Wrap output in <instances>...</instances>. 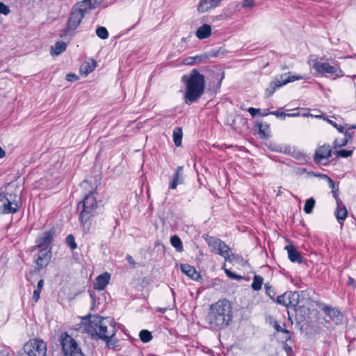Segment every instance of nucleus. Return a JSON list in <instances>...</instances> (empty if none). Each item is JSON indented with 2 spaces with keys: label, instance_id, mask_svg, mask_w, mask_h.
Instances as JSON below:
<instances>
[{
  "label": "nucleus",
  "instance_id": "obj_1",
  "mask_svg": "<svg viewBox=\"0 0 356 356\" xmlns=\"http://www.w3.org/2000/svg\"><path fill=\"white\" fill-rule=\"evenodd\" d=\"M80 329L92 337L102 339L107 343L111 340L117 332L113 318L95 315L83 317Z\"/></svg>",
  "mask_w": 356,
  "mask_h": 356
},
{
  "label": "nucleus",
  "instance_id": "obj_2",
  "mask_svg": "<svg viewBox=\"0 0 356 356\" xmlns=\"http://www.w3.org/2000/svg\"><path fill=\"white\" fill-rule=\"evenodd\" d=\"M232 321V307L226 299L219 300L211 305L207 322L212 330H220L229 325Z\"/></svg>",
  "mask_w": 356,
  "mask_h": 356
},
{
  "label": "nucleus",
  "instance_id": "obj_3",
  "mask_svg": "<svg viewBox=\"0 0 356 356\" xmlns=\"http://www.w3.org/2000/svg\"><path fill=\"white\" fill-rule=\"evenodd\" d=\"M182 81L186 83L185 102L190 104L196 102L204 93L205 80L203 74L193 70L188 75H184Z\"/></svg>",
  "mask_w": 356,
  "mask_h": 356
},
{
  "label": "nucleus",
  "instance_id": "obj_4",
  "mask_svg": "<svg viewBox=\"0 0 356 356\" xmlns=\"http://www.w3.org/2000/svg\"><path fill=\"white\" fill-rule=\"evenodd\" d=\"M311 65L316 73L322 76L330 74L334 76V79H337L344 75L339 64L337 62H327L325 56L311 60Z\"/></svg>",
  "mask_w": 356,
  "mask_h": 356
},
{
  "label": "nucleus",
  "instance_id": "obj_5",
  "mask_svg": "<svg viewBox=\"0 0 356 356\" xmlns=\"http://www.w3.org/2000/svg\"><path fill=\"white\" fill-rule=\"evenodd\" d=\"M82 207L79 218L81 223L85 229L88 230L90 227V219L97 207L94 194L90 193L86 195L84 200L79 202L78 207Z\"/></svg>",
  "mask_w": 356,
  "mask_h": 356
},
{
  "label": "nucleus",
  "instance_id": "obj_6",
  "mask_svg": "<svg viewBox=\"0 0 356 356\" xmlns=\"http://www.w3.org/2000/svg\"><path fill=\"white\" fill-rule=\"evenodd\" d=\"M47 345L41 339H33L26 342L17 356H45Z\"/></svg>",
  "mask_w": 356,
  "mask_h": 356
},
{
  "label": "nucleus",
  "instance_id": "obj_7",
  "mask_svg": "<svg viewBox=\"0 0 356 356\" xmlns=\"http://www.w3.org/2000/svg\"><path fill=\"white\" fill-rule=\"evenodd\" d=\"M60 343L64 356H85L75 339L67 333L60 335Z\"/></svg>",
  "mask_w": 356,
  "mask_h": 356
},
{
  "label": "nucleus",
  "instance_id": "obj_8",
  "mask_svg": "<svg viewBox=\"0 0 356 356\" xmlns=\"http://www.w3.org/2000/svg\"><path fill=\"white\" fill-rule=\"evenodd\" d=\"M303 79L304 77L302 76L291 75L290 73L281 74L276 76L275 79L270 83L268 87L266 89V94L268 96H270L275 92L277 88L288 83Z\"/></svg>",
  "mask_w": 356,
  "mask_h": 356
},
{
  "label": "nucleus",
  "instance_id": "obj_9",
  "mask_svg": "<svg viewBox=\"0 0 356 356\" xmlns=\"http://www.w3.org/2000/svg\"><path fill=\"white\" fill-rule=\"evenodd\" d=\"M87 12L86 7L80 6L77 3L72 8L67 24V28L70 30L76 29L81 23L85 13Z\"/></svg>",
  "mask_w": 356,
  "mask_h": 356
},
{
  "label": "nucleus",
  "instance_id": "obj_10",
  "mask_svg": "<svg viewBox=\"0 0 356 356\" xmlns=\"http://www.w3.org/2000/svg\"><path fill=\"white\" fill-rule=\"evenodd\" d=\"M277 302L286 307L293 308L299 302V294L297 292H286L277 298Z\"/></svg>",
  "mask_w": 356,
  "mask_h": 356
},
{
  "label": "nucleus",
  "instance_id": "obj_11",
  "mask_svg": "<svg viewBox=\"0 0 356 356\" xmlns=\"http://www.w3.org/2000/svg\"><path fill=\"white\" fill-rule=\"evenodd\" d=\"M207 242L213 252H216L222 257L229 248L225 242L215 237H209Z\"/></svg>",
  "mask_w": 356,
  "mask_h": 356
},
{
  "label": "nucleus",
  "instance_id": "obj_12",
  "mask_svg": "<svg viewBox=\"0 0 356 356\" xmlns=\"http://www.w3.org/2000/svg\"><path fill=\"white\" fill-rule=\"evenodd\" d=\"M16 197V195L13 197L11 194L9 195L5 202L0 207L3 213H15L18 211L19 205Z\"/></svg>",
  "mask_w": 356,
  "mask_h": 356
},
{
  "label": "nucleus",
  "instance_id": "obj_13",
  "mask_svg": "<svg viewBox=\"0 0 356 356\" xmlns=\"http://www.w3.org/2000/svg\"><path fill=\"white\" fill-rule=\"evenodd\" d=\"M332 149L329 145H323L319 147L315 152L314 160L321 162L323 159H327L330 157Z\"/></svg>",
  "mask_w": 356,
  "mask_h": 356
},
{
  "label": "nucleus",
  "instance_id": "obj_14",
  "mask_svg": "<svg viewBox=\"0 0 356 356\" xmlns=\"http://www.w3.org/2000/svg\"><path fill=\"white\" fill-rule=\"evenodd\" d=\"M54 232L49 231L43 233L42 236L38 238L37 247L41 250H50L49 245L52 241Z\"/></svg>",
  "mask_w": 356,
  "mask_h": 356
},
{
  "label": "nucleus",
  "instance_id": "obj_15",
  "mask_svg": "<svg viewBox=\"0 0 356 356\" xmlns=\"http://www.w3.org/2000/svg\"><path fill=\"white\" fill-rule=\"evenodd\" d=\"M322 310L330 316V318L334 321L336 323L341 322L343 316L339 310L336 308L330 307L327 305H324L322 307Z\"/></svg>",
  "mask_w": 356,
  "mask_h": 356
},
{
  "label": "nucleus",
  "instance_id": "obj_16",
  "mask_svg": "<svg viewBox=\"0 0 356 356\" xmlns=\"http://www.w3.org/2000/svg\"><path fill=\"white\" fill-rule=\"evenodd\" d=\"M51 258L50 250H41L35 260L36 265L39 268L47 266Z\"/></svg>",
  "mask_w": 356,
  "mask_h": 356
},
{
  "label": "nucleus",
  "instance_id": "obj_17",
  "mask_svg": "<svg viewBox=\"0 0 356 356\" xmlns=\"http://www.w3.org/2000/svg\"><path fill=\"white\" fill-rule=\"evenodd\" d=\"M221 0H200L197 6L199 13H205L216 8L220 3Z\"/></svg>",
  "mask_w": 356,
  "mask_h": 356
},
{
  "label": "nucleus",
  "instance_id": "obj_18",
  "mask_svg": "<svg viewBox=\"0 0 356 356\" xmlns=\"http://www.w3.org/2000/svg\"><path fill=\"white\" fill-rule=\"evenodd\" d=\"M111 275L108 273H104L97 277L94 282V288L97 290H103L108 285Z\"/></svg>",
  "mask_w": 356,
  "mask_h": 356
},
{
  "label": "nucleus",
  "instance_id": "obj_19",
  "mask_svg": "<svg viewBox=\"0 0 356 356\" xmlns=\"http://www.w3.org/2000/svg\"><path fill=\"white\" fill-rule=\"evenodd\" d=\"M284 249L287 251L289 259L292 262L301 263L302 257L300 253L296 250L294 245H286Z\"/></svg>",
  "mask_w": 356,
  "mask_h": 356
},
{
  "label": "nucleus",
  "instance_id": "obj_20",
  "mask_svg": "<svg viewBox=\"0 0 356 356\" xmlns=\"http://www.w3.org/2000/svg\"><path fill=\"white\" fill-rule=\"evenodd\" d=\"M182 166L177 167L170 184V189H175L178 184H181L183 183L184 178L182 175Z\"/></svg>",
  "mask_w": 356,
  "mask_h": 356
},
{
  "label": "nucleus",
  "instance_id": "obj_21",
  "mask_svg": "<svg viewBox=\"0 0 356 356\" xmlns=\"http://www.w3.org/2000/svg\"><path fill=\"white\" fill-rule=\"evenodd\" d=\"M211 34V27L207 24L200 26L195 33L197 38L202 40L209 38Z\"/></svg>",
  "mask_w": 356,
  "mask_h": 356
},
{
  "label": "nucleus",
  "instance_id": "obj_22",
  "mask_svg": "<svg viewBox=\"0 0 356 356\" xmlns=\"http://www.w3.org/2000/svg\"><path fill=\"white\" fill-rule=\"evenodd\" d=\"M180 268L181 271L191 279L195 280L200 277V275L197 273L194 267L188 264H181Z\"/></svg>",
  "mask_w": 356,
  "mask_h": 356
},
{
  "label": "nucleus",
  "instance_id": "obj_23",
  "mask_svg": "<svg viewBox=\"0 0 356 356\" xmlns=\"http://www.w3.org/2000/svg\"><path fill=\"white\" fill-rule=\"evenodd\" d=\"M207 58V57L204 55L190 56L184 58L183 62L185 65H193L194 64L204 63Z\"/></svg>",
  "mask_w": 356,
  "mask_h": 356
},
{
  "label": "nucleus",
  "instance_id": "obj_24",
  "mask_svg": "<svg viewBox=\"0 0 356 356\" xmlns=\"http://www.w3.org/2000/svg\"><path fill=\"white\" fill-rule=\"evenodd\" d=\"M103 1L104 0H83L79 3L81 6L86 7V10L88 11L98 7Z\"/></svg>",
  "mask_w": 356,
  "mask_h": 356
},
{
  "label": "nucleus",
  "instance_id": "obj_25",
  "mask_svg": "<svg viewBox=\"0 0 356 356\" xmlns=\"http://www.w3.org/2000/svg\"><path fill=\"white\" fill-rule=\"evenodd\" d=\"M95 68V62L94 60L83 63L80 67V73L85 76L92 72Z\"/></svg>",
  "mask_w": 356,
  "mask_h": 356
},
{
  "label": "nucleus",
  "instance_id": "obj_26",
  "mask_svg": "<svg viewBox=\"0 0 356 356\" xmlns=\"http://www.w3.org/2000/svg\"><path fill=\"white\" fill-rule=\"evenodd\" d=\"M347 209L346 208L342 205H338L336 211H335V216L337 219L338 220L339 222L342 224V222L347 217Z\"/></svg>",
  "mask_w": 356,
  "mask_h": 356
},
{
  "label": "nucleus",
  "instance_id": "obj_27",
  "mask_svg": "<svg viewBox=\"0 0 356 356\" xmlns=\"http://www.w3.org/2000/svg\"><path fill=\"white\" fill-rule=\"evenodd\" d=\"M66 44L64 42H58L51 47V54L58 56L66 49Z\"/></svg>",
  "mask_w": 356,
  "mask_h": 356
},
{
  "label": "nucleus",
  "instance_id": "obj_28",
  "mask_svg": "<svg viewBox=\"0 0 356 356\" xmlns=\"http://www.w3.org/2000/svg\"><path fill=\"white\" fill-rule=\"evenodd\" d=\"M257 126L263 138H267L270 136V126L268 123H257Z\"/></svg>",
  "mask_w": 356,
  "mask_h": 356
},
{
  "label": "nucleus",
  "instance_id": "obj_29",
  "mask_svg": "<svg viewBox=\"0 0 356 356\" xmlns=\"http://www.w3.org/2000/svg\"><path fill=\"white\" fill-rule=\"evenodd\" d=\"M182 130L180 127H176L173 131V140L177 147L181 145Z\"/></svg>",
  "mask_w": 356,
  "mask_h": 356
},
{
  "label": "nucleus",
  "instance_id": "obj_30",
  "mask_svg": "<svg viewBox=\"0 0 356 356\" xmlns=\"http://www.w3.org/2000/svg\"><path fill=\"white\" fill-rule=\"evenodd\" d=\"M170 243L177 252H181L184 250L182 242L179 236H172L170 238Z\"/></svg>",
  "mask_w": 356,
  "mask_h": 356
},
{
  "label": "nucleus",
  "instance_id": "obj_31",
  "mask_svg": "<svg viewBox=\"0 0 356 356\" xmlns=\"http://www.w3.org/2000/svg\"><path fill=\"white\" fill-rule=\"evenodd\" d=\"M264 279L261 276L255 275L253 277V282L251 287L254 291H259L261 289Z\"/></svg>",
  "mask_w": 356,
  "mask_h": 356
},
{
  "label": "nucleus",
  "instance_id": "obj_32",
  "mask_svg": "<svg viewBox=\"0 0 356 356\" xmlns=\"http://www.w3.org/2000/svg\"><path fill=\"white\" fill-rule=\"evenodd\" d=\"M222 257L225 261H227L229 263L237 261L241 259V257L238 255L234 254L232 252L230 248L228 249V251H226Z\"/></svg>",
  "mask_w": 356,
  "mask_h": 356
},
{
  "label": "nucleus",
  "instance_id": "obj_33",
  "mask_svg": "<svg viewBox=\"0 0 356 356\" xmlns=\"http://www.w3.org/2000/svg\"><path fill=\"white\" fill-rule=\"evenodd\" d=\"M315 200L313 197L307 199L304 206V211L307 214L311 213L315 206Z\"/></svg>",
  "mask_w": 356,
  "mask_h": 356
},
{
  "label": "nucleus",
  "instance_id": "obj_34",
  "mask_svg": "<svg viewBox=\"0 0 356 356\" xmlns=\"http://www.w3.org/2000/svg\"><path fill=\"white\" fill-rule=\"evenodd\" d=\"M274 328L277 332H283L285 334L284 339L286 341L290 340L291 338V332L286 329L284 328L282 326L279 325L277 322L274 323Z\"/></svg>",
  "mask_w": 356,
  "mask_h": 356
},
{
  "label": "nucleus",
  "instance_id": "obj_35",
  "mask_svg": "<svg viewBox=\"0 0 356 356\" xmlns=\"http://www.w3.org/2000/svg\"><path fill=\"white\" fill-rule=\"evenodd\" d=\"M139 337H140V339L143 343H147V342L150 341L152 339V333L147 330H141L140 332Z\"/></svg>",
  "mask_w": 356,
  "mask_h": 356
},
{
  "label": "nucleus",
  "instance_id": "obj_36",
  "mask_svg": "<svg viewBox=\"0 0 356 356\" xmlns=\"http://www.w3.org/2000/svg\"><path fill=\"white\" fill-rule=\"evenodd\" d=\"M97 35L101 39H106L108 37V32L104 26H99L96 30Z\"/></svg>",
  "mask_w": 356,
  "mask_h": 356
},
{
  "label": "nucleus",
  "instance_id": "obj_37",
  "mask_svg": "<svg viewBox=\"0 0 356 356\" xmlns=\"http://www.w3.org/2000/svg\"><path fill=\"white\" fill-rule=\"evenodd\" d=\"M347 143H348V140L347 138H342L341 140L339 139H336L334 141V143H333V148L334 149H337L338 148H340V147H344L347 145Z\"/></svg>",
  "mask_w": 356,
  "mask_h": 356
},
{
  "label": "nucleus",
  "instance_id": "obj_38",
  "mask_svg": "<svg viewBox=\"0 0 356 356\" xmlns=\"http://www.w3.org/2000/svg\"><path fill=\"white\" fill-rule=\"evenodd\" d=\"M66 243L71 250H75L77 248L74 237L72 234H70L66 237Z\"/></svg>",
  "mask_w": 356,
  "mask_h": 356
},
{
  "label": "nucleus",
  "instance_id": "obj_39",
  "mask_svg": "<svg viewBox=\"0 0 356 356\" xmlns=\"http://www.w3.org/2000/svg\"><path fill=\"white\" fill-rule=\"evenodd\" d=\"M224 270H225V272L226 273V275L232 278V279H234V280H241L243 279V277L241 276V275H236L235 273H232L231 270H228V269H226L225 268V264H224L222 265V267Z\"/></svg>",
  "mask_w": 356,
  "mask_h": 356
},
{
  "label": "nucleus",
  "instance_id": "obj_40",
  "mask_svg": "<svg viewBox=\"0 0 356 356\" xmlns=\"http://www.w3.org/2000/svg\"><path fill=\"white\" fill-rule=\"evenodd\" d=\"M337 157H343V158H348L352 156L353 151L352 150H339L336 151L335 152Z\"/></svg>",
  "mask_w": 356,
  "mask_h": 356
},
{
  "label": "nucleus",
  "instance_id": "obj_41",
  "mask_svg": "<svg viewBox=\"0 0 356 356\" xmlns=\"http://www.w3.org/2000/svg\"><path fill=\"white\" fill-rule=\"evenodd\" d=\"M264 287H265L266 294L269 297L273 298L275 296V290L272 288V286L270 285H269V284H266Z\"/></svg>",
  "mask_w": 356,
  "mask_h": 356
},
{
  "label": "nucleus",
  "instance_id": "obj_42",
  "mask_svg": "<svg viewBox=\"0 0 356 356\" xmlns=\"http://www.w3.org/2000/svg\"><path fill=\"white\" fill-rule=\"evenodd\" d=\"M10 13V8L4 3L0 2V14L7 15Z\"/></svg>",
  "mask_w": 356,
  "mask_h": 356
},
{
  "label": "nucleus",
  "instance_id": "obj_43",
  "mask_svg": "<svg viewBox=\"0 0 356 356\" xmlns=\"http://www.w3.org/2000/svg\"><path fill=\"white\" fill-rule=\"evenodd\" d=\"M79 79V76L75 74H73V73H70V74H67L66 75V79L68 81H77Z\"/></svg>",
  "mask_w": 356,
  "mask_h": 356
},
{
  "label": "nucleus",
  "instance_id": "obj_44",
  "mask_svg": "<svg viewBox=\"0 0 356 356\" xmlns=\"http://www.w3.org/2000/svg\"><path fill=\"white\" fill-rule=\"evenodd\" d=\"M327 122L330 123V124H332L334 127H335L339 132L343 133V131H344L343 127L338 125L337 123H335L334 122L330 120H327Z\"/></svg>",
  "mask_w": 356,
  "mask_h": 356
},
{
  "label": "nucleus",
  "instance_id": "obj_45",
  "mask_svg": "<svg viewBox=\"0 0 356 356\" xmlns=\"http://www.w3.org/2000/svg\"><path fill=\"white\" fill-rule=\"evenodd\" d=\"M254 0H244L243 3V7L244 8H252L254 6Z\"/></svg>",
  "mask_w": 356,
  "mask_h": 356
},
{
  "label": "nucleus",
  "instance_id": "obj_46",
  "mask_svg": "<svg viewBox=\"0 0 356 356\" xmlns=\"http://www.w3.org/2000/svg\"><path fill=\"white\" fill-rule=\"evenodd\" d=\"M40 292H41L40 289H36L34 290L33 294V298L35 302H38V300L40 299Z\"/></svg>",
  "mask_w": 356,
  "mask_h": 356
},
{
  "label": "nucleus",
  "instance_id": "obj_47",
  "mask_svg": "<svg viewBox=\"0 0 356 356\" xmlns=\"http://www.w3.org/2000/svg\"><path fill=\"white\" fill-rule=\"evenodd\" d=\"M248 111L252 117H254L257 113H259L260 109L250 107L248 109Z\"/></svg>",
  "mask_w": 356,
  "mask_h": 356
},
{
  "label": "nucleus",
  "instance_id": "obj_48",
  "mask_svg": "<svg viewBox=\"0 0 356 356\" xmlns=\"http://www.w3.org/2000/svg\"><path fill=\"white\" fill-rule=\"evenodd\" d=\"M269 114L275 115L279 118H285V117L286 116V114L285 113L279 112V111H273V112H270Z\"/></svg>",
  "mask_w": 356,
  "mask_h": 356
},
{
  "label": "nucleus",
  "instance_id": "obj_49",
  "mask_svg": "<svg viewBox=\"0 0 356 356\" xmlns=\"http://www.w3.org/2000/svg\"><path fill=\"white\" fill-rule=\"evenodd\" d=\"M348 285H351L354 288H356V281L353 278H352L351 277H348Z\"/></svg>",
  "mask_w": 356,
  "mask_h": 356
},
{
  "label": "nucleus",
  "instance_id": "obj_50",
  "mask_svg": "<svg viewBox=\"0 0 356 356\" xmlns=\"http://www.w3.org/2000/svg\"><path fill=\"white\" fill-rule=\"evenodd\" d=\"M328 184H329V186L330 188H332L333 191L335 188V184H334V181L330 177L327 180Z\"/></svg>",
  "mask_w": 356,
  "mask_h": 356
},
{
  "label": "nucleus",
  "instance_id": "obj_51",
  "mask_svg": "<svg viewBox=\"0 0 356 356\" xmlns=\"http://www.w3.org/2000/svg\"><path fill=\"white\" fill-rule=\"evenodd\" d=\"M313 175L316 177H320L321 179H325L326 181L330 178L327 175L324 174H315L313 173Z\"/></svg>",
  "mask_w": 356,
  "mask_h": 356
},
{
  "label": "nucleus",
  "instance_id": "obj_52",
  "mask_svg": "<svg viewBox=\"0 0 356 356\" xmlns=\"http://www.w3.org/2000/svg\"><path fill=\"white\" fill-rule=\"evenodd\" d=\"M43 286H44V280L41 279L38 282L37 289L42 290Z\"/></svg>",
  "mask_w": 356,
  "mask_h": 356
},
{
  "label": "nucleus",
  "instance_id": "obj_53",
  "mask_svg": "<svg viewBox=\"0 0 356 356\" xmlns=\"http://www.w3.org/2000/svg\"><path fill=\"white\" fill-rule=\"evenodd\" d=\"M8 197L6 196L4 194L0 193V202H3V204Z\"/></svg>",
  "mask_w": 356,
  "mask_h": 356
},
{
  "label": "nucleus",
  "instance_id": "obj_54",
  "mask_svg": "<svg viewBox=\"0 0 356 356\" xmlns=\"http://www.w3.org/2000/svg\"><path fill=\"white\" fill-rule=\"evenodd\" d=\"M126 259H127V261H128L130 264H131V265H134V259H133V258H132V257H131V256H130V255H127V257H126Z\"/></svg>",
  "mask_w": 356,
  "mask_h": 356
},
{
  "label": "nucleus",
  "instance_id": "obj_55",
  "mask_svg": "<svg viewBox=\"0 0 356 356\" xmlns=\"http://www.w3.org/2000/svg\"><path fill=\"white\" fill-rule=\"evenodd\" d=\"M6 155L5 151L0 147V159L4 157Z\"/></svg>",
  "mask_w": 356,
  "mask_h": 356
},
{
  "label": "nucleus",
  "instance_id": "obj_56",
  "mask_svg": "<svg viewBox=\"0 0 356 356\" xmlns=\"http://www.w3.org/2000/svg\"><path fill=\"white\" fill-rule=\"evenodd\" d=\"M299 114L298 113H288L286 114V116L288 117H296V116H298Z\"/></svg>",
  "mask_w": 356,
  "mask_h": 356
},
{
  "label": "nucleus",
  "instance_id": "obj_57",
  "mask_svg": "<svg viewBox=\"0 0 356 356\" xmlns=\"http://www.w3.org/2000/svg\"><path fill=\"white\" fill-rule=\"evenodd\" d=\"M285 350L288 352V353H291L292 352V349L291 347H285Z\"/></svg>",
  "mask_w": 356,
  "mask_h": 356
},
{
  "label": "nucleus",
  "instance_id": "obj_58",
  "mask_svg": "<svg viewBox=\"0 0 356 356\" xmlns=\"http://www.w3.org/2000/svg\"><path fill=\"white\" fill-rule=\"evenodd\" d=\"M356 129V123L348 127V129Z\"/></svg>",
  "mask_w": 356,
  "mask_h": 356
},
{
  "label": "nucleus",
  "instance_id": "obj_59",
  "mask_svg": "<svg viewBox=\"0 0 356 356\" xmlns=\"http://www.w3.org/2000/svg\"><path fill=\"white\" fill-rule=\"evenodd\" d=\"M281 189H282V187L281 186L279 187L277 195H280L281 194V193H282Z\"/></svg>",
  "mask_w": 356,
  "mask_h": 356
}]
</instances>
